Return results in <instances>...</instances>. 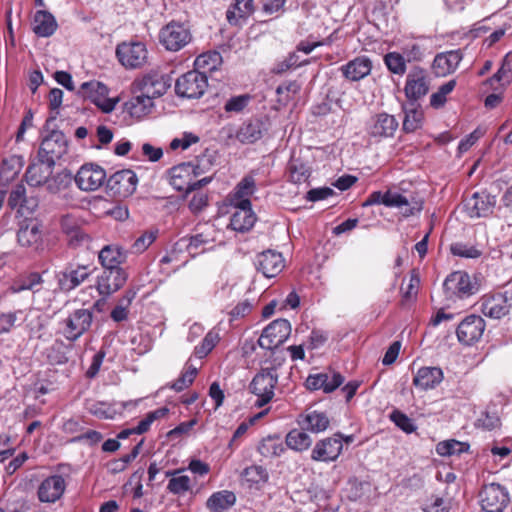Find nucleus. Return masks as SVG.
I'll return each mask as SVG.
<instances>
[{"mask_svg":"<svg viewBox=\"0 0 512 512\" xmlns=\"http://www.w3.org/2000/svg\"><path fill=\"white\" fill-rule=\"evenodd\" d=\"M443 291L448 301L455 302L475 294L477 287L472 283L466 272L455 271L446 277L443 283Z\"/></svg>","mask_w":512,"mask_h":512,"instance_id":"nucleus-3","label":"nucleus"},{"mask_svg":"<svg viewBox=\"0 0 512 512\" xmlns=\"http://www.w3.org/2000/svg\"><path fill=\"white\" fill-rule=\"evenodd\" d=\"M168 182L174 190L186 198L192 192V162H182L167 171Z\"/></svg>","mask_w":512,"mask_h":512,"instance_id":"nucleus-14","label":"nucleus"},{"mask_svg":"<svg viewBox=\"0 0 512 512\" xmlns=\"http://www.w3.org/2000/svg\"><path fill=\"white\" fill-rule=\"evenodd\" d=\"M73 345L66 344L62 340H56L47 350V360L52 365H63L69 361V353Z\"/></svg>","mask_w":512,"mask_h":512,"instance_id":"nucleus-38","label":"nucleus"},{"mask_svg":"<svg viewBox=\"0 0 512 512\" xmlns=\"http://www.w3.org/2000/svg\"><path fill=\"white\" fill-rule=\"evenodd\" d=\"M153 105V99L141 93L126 103V109L132 117L140 119L151 112Z\"/></svg>","mask_w":512,"mask_h":512,"instance_id":"nucleus-43","label":"nucleus"},{"mask_svg":"<svg viewBox=\"0 0 512 512\" xmlns=\"http://www.w3.org/2000/svg\"><path fill=\"white\" fill-rule=\"evenodd\" d=\"M212 180L211 176L204 177L200 180L194 181V210H201L208 203V194L202 190V188L210 183Z\"/></svg>","mask_w":512,"mask_h":512,"instance_id":"nucleus-53","label":"nucleus"},{"mask_svg":"<svg viewBox=\"0 0 512 512\" xmlns=\"http://www.w3.org/2000/svg\"><path fill=\"white\" fill-rule=\"evenodd\" d=\"M55 17L46 10L35 12L32 21V30L38 37H50L57 30Z\"/></svg>","mask_w":512,"mask_h":512,"instance_id":"nucleus-33","label":"nucleus"},{"mask_svg":"<svg viewBox=\"0 0 512 512\" xmlns=\"http://www.w3.org/2000/svg\"><path fill=\"white\" fill-rule=\"evenodd\" d=\"M405 114L403 119V130L406 133H412L420 129L423 125L424 114L417 103L409 102L402 106Z\"/></svg>","mask_w":512,"mask_h":512,"instance_id":"nucleus-34","label":"nucleus"},{"mask_svg":"<svg viewBox=\"0 0 512 512\" xmlns=\"http://www.w3.org/2000/svg\"><path fill=\"white\" fill-rule=\"evenodd\" d=\"M66 482L61 475H52L44 479L37 490V496L42 503H55L64 494Z\"/></svg>","mask_w":512,"mask_h":512,"instance_id":"nucleus-23","label":"nucleus"},{"mask_svg":"<svg viewBox=\"0 0 512 512\" xmlns=\"http://www.w3.org/2000/svg\"><path fill=\"white\" fill-rule=\"evenodd\" d=\"M242 477L250 485L260 484L268 480V472L260 465H252L244 469Z\"/></svg>","mask_w":512,"mask_h":512,"instance_id":"nucleus-51","label":"nucleus"},{"mask_svg":"<svg viewBox=\"0 0 512 512\" xmlns=\"http://www.w3.org/2000/svg\"><path fill=\"white\" fill-rule=\"evenodd\" d=\"M291 334V324L286 319H276L264 328L258 339L261 348L273 350L282 345Z\"/></svg>","mask_w":512,"mask_h":512,"instance_id":"nucleus-8","label":"nucleus"},{"mask_svg":"<svg viewBox=\"0 0 512 512\" xmlns=\"http://www.w3.org/2000/svg\"><path fill=\"white\" fill-rule=\"evenodd\" d=\"M103 439L102 433L96 430H87L75 437H73L71 443H87L90 446L96 445Z\"/></svg>","mask_w":512,"mask_h":512,"instance_id":"nucleus-59","label":"nucleus"},{"mask_svg":"<svg viewBox=\"0 0 512 512\" xmlns=\"http://www.w3.org/2000/svg\"><path fill=\"white\" fill-rule=\"evenodd\" d=\"M55 165L44 162L38 157V161L31 163L25 173V178L30 186L38 187L48 183Z\"/></svg>","mask_w":512,"mask_h":512,"instance_id":"nucleus-31","label":"nucleus"},{"mask_svg":"<svg viewBox=\"0 0 512 512\" xmlns=\"http://www.w3.org/2000/svg\"><path fill=\"white\" fill-rule=\"evenodd\" d=\"M92 271L88 266L69 264L58 274V284L62 291H71L80 286Z\"/></svg>","mask_w":512,"mask_h":512,"instance_id":"nucleus-22","label":"nucleus"},{"mask_svg":"<svg viewBox=\"0 0 512 512\" xmlns=\"http://www.w3.org/2000/svg\"><path fill=\"white\" fill-rule=\"evenodd\" d=\"M235 211L230 219V227L238 232L250 230L256 221V215L252 211L251 201L242 200L238 204L233 205Z\"/></svg>","mask_w":512,"mask_h":512,"instance_id":"nucleus-25","label":"nucleus"},{"mask_svg":"<svg viewBox=\"0 0 512 512\" xmlns=\"http://www.w3.org/2000/svg\"><path fill=\"white\" fill-rule=\"evenodd\" d=\"M106 180L105 169L95 163L83 164L74 175L75 184L81 191L85 192L98 190Z\"/></svg>","mask_w":512,"mask_h":512,"instance_id":"nucleus-7","label":"nucleus"},{"mask_svg":"<svg viewBox=\"0 0 512 512\" xmlns=\"http://www.w3.org/2000/svg\"><path fill=\"white\" fill-rule=\"evenodd\" d=\"M124 257L121 248L117 245L104 246L98 255L104 269H122L119 265Z\"/></svg>","mask_w":512,"mask_h":512,"instance_id":"nucleus-37","label":"nucleus"},{"mask_svg":"<svg viewBox=\"0 0 512 512\" xmlns=\"http://www.w3.org/2000/svg\"><path fill=\"white\" fill-rule=\"evenodd\" d=\"M278 382V373L275 367L261 369L250 383V391L258 398L255 405L263 407L274 396V389Z\"/></svg>","mask_w":512,"mask_h":512,"instance_id":"nucleus-2","label":"nucleus"},{"mask_svg":"<svg viewBox=\"0 0 512 512\" xmlns=\"http://www.w3.org/2000/svg\"><path fill=\"white\" fill-rule=\"evenodd\" d=\"M109 90L106 85L99 81H88L82 83L79 94L90 100L102 112L110 113L114 110L117 100L108 97Z\"/></svg>","mask_w":512,"mask_h":512,"instance_id":"nucleus-9","label":"nucleus"},{"mask_svg":"<svg viewBox=\"0 0 512 512\" xmlns=\"http://www.w3.org/2000/svg\"><path fill=\"white\" fill-rule=\"evenodd\" d=\"M284 451L285 446L279 436H268L258 446V452L266 458L278 457Z\"/></svg>","mask_w":512,"mask_h":512,"instance_id":"nucleus-48","label":"nucleus"},{"mask_svg":"<svg viewBox=\"0 0 512 512\" xmlns=\"http://www.w3.org/2000/svg\"><path fill=\"white\" fill-rule=\"evenodd\" d=\"M170 86L171 79L158 70L149 71L138 81L140 92L151 99L163 96Z\"/></svg>","mask_w":512,"mask_h":512,"instance_id":"nucleus-13","label":"nucleus"},{"mask_svg":"<svg viewBox=\"0 0 512 512\" xmlns=\"http://www.w3.org/2000/svg\"><path fill=\"white\" fill-rule=\"evenodd\" d=\"M128 279L124 269H104L98 276L96 289L98 293L106 298L120 290Z\"/></svg>","mask_w":512,"mask_h":512,"instance_id":"nucleus-15","label":"nucleus"},{"mask_svg":"<svg viewBox=\"0 0 512 512\" xmlns=\"http://www.w3.org/2000/svg\"><path fill=\"white\" fill-rule=\"evenodd\" d=\"M68 151V140L60 130H52L42 139L38 157L50 165H55Z\"/></svg>","mask_w":512,"mask_h":512,"instance_id":"nucleus-5","label":"nucleus"},{"mask_svg":"<svg viewBox=\"0 0 512 512\" xmlns=\"http://www.w3.org/2000/svg\"><path fill=\"white\" fill-rule=\"evenodd\" d=\"M372 69V62L366 56H358L340 67L343 77L349 81H360L368 76Z\"/></svg>","mask_w":512,"mask_h":512,"instance_id":"nucleus-29","label":"nucleus"},{"mask_svg":"<svg viewBox=\"0 0 512 512\" xmlns=\"http://www.w3.org/2000/svg\"><path fill=\"white\" fill-rule=\"evenodd\" d=\"M287 170L289 181H291L294 184L304 183L310 177L309 167L300 159L292 158L288 164Z\"/></svg>","mask_w":512,"mask_h":512,"instance_id":"nucleus-49","label":"nucleus"},{"mask_svg":"<svg viewBox=\"0 0 512 512\" xmlns=\"http://www.w3.org/2000/svg\"><path fill=\"white\" fill-rule=\"evenodd\" d=\"M343 450L342 433L337 432L331 437L317 441L311 451V459L316 462H334Z\"/></svg>","mask_w":512,"mask_h":512,"instance_id":"nucleus-11","label":"nucleus"},{"mask_svg":"<svg viewBox=\"0 0 512 512\" xmlns=\"http://www.w3.org/2000/svg\"><path fill=\"white\" fill-rule=\"evenodd\" d=\"M165 477H170L167 489L172 494L180 495L190 489L191 480L182 470L166 471Z\"/></svg>","mask_w":512,"mask_h":512,"instance_id":"nucleus-44","label":"nucleus"},{"mask_svg":"<svg viewBox=\"0 0 512 512\" xmlns=\"http://www.w3.org/2000/svg\"><path fill=\"white\" fill-rule=\"evenodd\" d=\"M456 86V80H449L441 85L437 92L433 93L430 97V105L434 108L442 107L447 99L446 96L450 94Z\"/></svg>","mask_w":512,"mask_h":512,"instance_id":"nucleus-52","label":"nucleus"},{"mask_svg":"<svg viewBox=\"0 0 512 512\" xmlns=\"http://www.w3.org/2000/svg\"><path fill=\"white\" fill-rule=\"evenodd\" d=\"M17 242L21 247L38 249L42 244L41 224L32 218L19 222Z\"/></svg>","mask_w":512,"mask_h":512,"instance_id":"nucleus-19","label":"nucleus"},{"mask_svg":"<svg viewBox=\"0 0 512 512\" xmlns=\"http://www.w3.org/2000/svg\"><path fill=\"white\" fill-rule=\"evenodd\" d=\"M192 83V71H188L181 75L175 82V92L177 96L183 98H191L192 94H189Z\"/></svg>","mask_w":512,"mask_h":512,"instance_id":"nucleus-57","label":"nucleus"},{"mask_svg":"<svg viewBox=\"0 0 512 512\" xmlns=\"http://www.w3.org/2000/svg\"><path fill=\"white\" fill-rule=\"evenodd\" d=\"M144 470L138 469L136 470L129 478L127 483L124 485V488L128 490L130 488L132 496L134 499H139L144 495L142 478H143Z\"/></svg>","mask_w":512,"mask_h":512,"instance_id":"nucleus-55","label":"nucleus"},{"mask_svg":"<svg viewBox=\"0 0 512 512\" xmlns=\"http://www.w3.org/2000/svg\"><path fill=\"white\" fill-rule=\"evenodd\" d=\"M391 421L403 430L406 433H412L416 430V426L414 425L412 419H410L406 414L399 410H394L390 414Z\"/></svg>","mask_w":512,"mask_h":512,"instance_id":"nucleus-56","label":"nucleus"},{"mask_svg":"<svg viewBox=\"0 0 512 512\" xmlns=\"http://www.w3.org/2000/svg\"><path fill=\"white\" fill-rule=\"evenodd\" d=\"M398 126V120L393 115L383 112L371 118L367 132L372 138H390L394 136Z\"/></svg>","mask_w":512,"mask_h":512,"instance_id":"nucleus-21","label":"nucleus"},{"mask_svg":"<svg viewBox=\"0 0 512 512\" xmlns=\"http://www.w3.org/2000/svg\"><path fill=\"white\" fill-rule=\"evenodd\" d=\"M463 59L460 49L439 53L433 61V70L437 76H446L453 73Z\"/></svg>","mask_w":512,"mask_h":512,"instance_id":"nucleus-28","label":"nucleus"},{"mask_svg":"<svg viewBox=\"0 0 512 512\" xmlns=\"http://www.w3.org/2000/svg\"><path fill=\"white\" fill-rule=\"evenodd\" d=\"M405 95L409 102L416 103L429 91V80L425 70L414 68L406 77Z\"/></svg>","mask_w":512,"mask_h":512,"instance_id":"nucleus-17","label":"nucleus"},{"mask_svg":"<svg viewBox=\"0 0 512 512\" xmlns=\"http://www.w3.org/2000/svg\"><path fill=\"white\" fill-rule=\"evenodd\" d=\"M496 197L486 191L475 192L465 201L464 207L470 218L486 217L493 212Z\"/></svg>","mask_w":512,"mask_h":512,"instance_id":"nucleus-18","label":"nucleus"},{"mask_svg":"<svg viewBox=\"0 0 512 512\" xmlns=\"http://www.w3.org/2000/svg\"><path fill=\"white\" fill-rule=\"evenodd\" d=\"M512 303L508 292L485 295L481 299V312L489 318L501 319L509 314Z\"/></svg>","mask_w":512,"mask_h":512,"instance_id":"nucleus-20","label":"nucleus"},{"mask_svg":"<svg viewBox=\"0 0 512 512\" xmlns=\"http://www.w3.org/2000/svg\"><path fill=\"white\" fill-rule=\"evenodd\" d=\"M254 263L256 269L267 278L275 277L285 266L282 254L274 250L259 253Z\"/></svg>","mask_w":512,"mask_h":512,"instance_id":"nucleus-24","label":"nucleus"},{"mask_svg":"<svg viewBox=\"0 0 512 512\" xmlns=\"http://www.w3.org/2000/svg\"><path fill=\"white\" fill-rule=\"evenodd\" d=\"M384 62L388 70L394 74L403 75L406 71V62L404 57L396 52L385 55Z\"/></svg>","mask_w":512,"mask_h":512,"instance_id":"nucleus-54","label":"nucleus"},{"mask_svg":"<svg viewBox=\"0 0 512 512\" xmlns=\"http://www.w3.org/2000/svg\"><path fill=\"white\" fill-rule=\"evenodd\" d=\"M256 191V182L252 175H246L235 186L234 190L229 195L231 205L238 204L242 200H249Z\"/></svg>","mask_w":512,"mask_h":512,"instance_id":"nucleus-39","label":"nucleus"},{"mask_svg":"<svg viewBox=\"0 0 512 512\" xmlns=\"http://www.w3.org/2000/svg\"><path fill=\"white\" fill-rule=\"evenodd\" d=\"M92 321V311L89 309H76L61 322L62 334L69 342H75L89 331Z\"/></svg>","mask_w":512,"mask_h":512,"instance_id":"nucleus-6","label":"nucleus"},{"mask_svg":"<svg viewBox=\"0 0 512 512\" xmlns=\"http://www.w3.org/2000/svg\"><path fill=\"white\" fill-rule=\"evenodd\" d=\"M254 11L253 0H235L226 11V19L230 25H240Z\"/></svg>","mask_w":512,"mask_h":512,"instance_id":"nucleus-35","label":"nucleus"},{"mask_svg":"<svg viewBox=\"0 0 512 512\" xmlns=\"http://www.w3.org/2000/svg\"><path fill=\"white\" fill-rule=\"evenodd\" d=\"M161 44L170 51H178L191 40L189 28L183 24L171 22L160 31Z\"/></svg>","mask_w":512,"mask_h":512,"instance_id":"nucleus-12","label":"nucleus"},{"mask_svg":"<svg viewBox=\"0 0 512 512\" xmlns=\"http://www.w3.org/2000/svg\"><path fill=\"white\" fill-rule=\"evenodd\" d=\"M26 197V188L23 184H17L11 190L8 197V206L16 210Z\"/></svg>","mask_w":512,"mask_h":512,"instance_id":"nucleus-62","label":"nucleus"},{"mask_svg":"<svg viewBox=\"0 0 512 512\" xmlns=\"http://www.w3.org/2000/svg\"><path fill=\"white\" fill-rule=\"evenodd\" d=\"M386 207L404 208L403 215L409 217L420 213L423 209V201L411 196L410 198L398 193L397 191H386Z\"/></svg>","mask_w":512,"mask_h":512,"instance_id":"nucleus-26","label":"nucleus"},{"mask_svg":"<svg viewBox=\"0 0 512 512\" xmlns=\"http://www.w3.org/2000/svg\"><path fill=\"white\" fill-rule=\"evenodd\" d=\"M73 181L74 175L69 170L63 169L54 176H50L47 190L53 194L65 192L72 186Z\"/></svg>","mask_w":512,"mask_h":512,"instance_id":"nucleus-45","label":"nucleus"},{"mask_svg":"<svg viewBox=\"0 0 512 512\" xmlns=\"http://www.w3.org/2000/svg\"><path fill=\"white\" fill-rule=\"evenodd\" d=\"M443 371L439 367H422L413 378V384L421 390L434 389L443 380Z\"/></svg>","mask_w":512,"mask_h":512,"instance_id":"nucleus-32","label":"nucleus"},{"mask_svg":"<svg viewBox=\"0 0 512 512\" xmlns=\"http://www.w3.org/2000/svg\"><path fill=\"white\" fill-rule=\"evenodd\" d=\"M222 63V56L217 51L203 53L194 60V73L215 71Z\"/></svg>","mask_w":512,"mask_h":512,"instance_id":"nucleus-40","label":"nucleus"},{"mask_svg":"<svg viewBox=\"0 0 512 512\" xmlns=\"http://www.w3.org/2000/svg\"><path fill=\"white\" fill-rule=\"evenodd\" d=\"M297 422L303 430L315 434L324 432L330 425L326 413L317 410L306 411L299 415Z\"/></svg>","mask_w":512,"mask_h":512,"instance_id":"nucleus-30","label":"nucleus"},{"mask_svg":"<svg viewBox=\"0 0 512 512\" xmlns=\"http://www.w3.org/2000/svg\"><path fill=\"white\" fill-rule=\"evenodd\" d=\"M191 384H192V365L186 363L183 373L180 375V377L177 380H175L172 383L171 388L177 392H181Z\"/></svg>","mask_w":512,"mask_h":512,"instance_id":"nucleus-61","label":"nucleus"},{"mask_svg":"<svg viewBox=\"0 0 512 512\" xmlns=\"http://www.w3.org/2000/svg\"><path fill=\"white\" fill-rule=\"evenodd\" d=\"M43 283V279L40 273L31 272L25 277L16 281L12 286L11 290L13 293H19L24 290H31L33 292L38 291L37 287Z\"/></svg>","mask_w":512,"mask_h":512,"instance_id":"nucleus-50","label":"nucleus"},{"mask_svg":"<svg viewBox=\"0 0 512 512\" xmlns=\"http://www.w3.org/2000/svg\"><path fill=\"white\" fill-rule=\"evenodd\" d=\"M420 284V279L418 274L413 271L410 275L409 283L407 287L403 290V302H409L416 298L418 293V288Z\"/></svg>","mask_w":512,"mask_h":512,"instance_id":"nucleus-60","label":"nucleus"},{"mask_svg":"<svg viewBox=\"0 0 512 512\" xmlns=\"http://www.w3.org/2000/svg\"><path fill=\"white\" fill-rule=\"evenodd\" d=\"M306 432L302 428L291 430L285 439L287 447L297 452L307 450L312 444V439Z\"/></svg>","mask_w":512,"mask_h":512,"instance_id":"nucleus-47","label":"nucleus"},{"mask_svg":"<svg viewBox=\"0 0 512 512\" xmlns=\"http://www.w3.org/2000/svg\"><path fill=\"white\" fill-rule=\"evenodd\" d=\"M250 99L248 94L234 96L225 103L224 110L228 113H239L248 105Z\"/></svg>","mask_w":512,"mask_h":512,"instance_id":"nucleus-58","label":"nucleus"},{"mask_svg":"<svg viewBox=\"0 0 512 512\" xmlns=\"http://www.w3.org/2000/svg\"><path fill=\"white\" fill-rule=\"evenodd\" d=\"M220 340V330L216 327L212 328L208 331L200 343L194 347V357L198 359L206 358L217 346Z\"/></svg>","mask_w":512,"mask_h":512,"instance_id":"nucleus-42","label":"nucleus"},{"mask_svg":"<svg viewBox=\"0 0 512 512\" xmlns=\"http://www.w3.org/2000/svg\"><path fill=\"white\" fill-rule=\"evenodd\" d=\"M343 382L344 377L338 372L318 373L306 379V387L311 391L322 389L325 393H331Z\"/></svg>","mask_w":512,"mask_h":512,"instance_id":"nucleus-27","label":"nucleus"},{"mask_svg":"<svg viewBox=\"0 0 512 512\" xmlns=\"http://www.w3.org/2000/svg\"><path fill=\"white\" fill-rule=\"evenodd\" d=\"M451 252L455 256L465 258H478L481 255V252L477 248L462 243L451 245Z\"/></svg>","mask_w":512,"mask_h":512,"instance_id":"nucleus-63","label":"nucleus"},{"mask_svg":"<svg viewBox=\"0 0 512 512\" xmlns=\"http://www.w3.org/2000/svg\"><path fill=\"white\" fill-rule=\"evenodd\" d=\"M478 499L481 509L485 512H504L510 504L508 489L499 483L483 485Z\"/></svg>","mask_w":512,"mask_h":512,"instance_id":"nucleus-1","label":"nucleus"},{"mask_svg":"<svg viewBox=\"0 0 512 512\" xmlns=\"http://www.w3.org/2000/svg\"><path fill=\"white\" fill-rule=\"evenodd\" d=\"M485 321L481 316L469 315L457 327V338L464 345L479 341L485 330Z\"/></svg>","mask_w":512,"mask_h":512,"instance_id":"nucleus-16","label":"nucleus"},{"mask_svg":"<svg viewBox=\"0 0 512 512\" xmlns=\"http://www.w3.org/2000/svg\"><path fill=\"white\" fill-rule=\"evenodd\" d=\"M236 502V496L232 491L222 490L213 493L207 500V507L212 512H224Z\"/></svg>","mask_w":512,"mask_h":512,"instance_id":"nucleus-41","label":"nucleus"},{"mask_svg":"<svg viewBox=\"0 0 512 512\" xmlns=\"http://www.w3.org/2000/svg\"><path fill=\"white\" fill-rule=\"evenodd\" d=\"M38 204L39 202L36 197H28L26 195V197L23 200V203L19 205L16 211L20 216H23L24 219H26L29 218V216L36 211Z\"/></svg>","mask_w":512,"mask_h":512,"instance_id":"nucleus-64","label":"nucleus"},{"mask_svg":"<svg viewBox=\"0 0 512 512\" xmlns=\"http://www.w3.org/2000/svg\"><path fill=\"white\" fill-rule=\"evenodd\" d=\"M166 409H157L149 412L144 419H142L137 426L133 428L123 429L117 434L118 440L128 439L132 435H142L146 433L151 424L158 418L164 416L166 414Z\"/></svg>","mask_w":512,"mask_h":512,"instance_id":"nucleus-36","label":"nucleus"},{"mask_svg":"<svg viewBox=\"0 0 512 512\" xmlns=\"http://www.w3.org/2000/svg\"><path fill=\"white\" fill-rule=\"evenodd\" d=\"M116 57L126 69H139L148 62V50L140 41L122 42L116 47Z\"/></svg>","mask_w":512,"mask_h":512,"instance_id":"nucleus-4","label":"nucleus"},{"mask_svg":"<svg viewBox=\"0 0 512 512\" xmlns=\"http://www.w3.org/2000/svg\"><path fill=\"white\" fill-rule=\"evenodd\" d=\"M262 123L258 120L244 123L236 133L241 143H254L262 137Z\"/></svg>","mask_w":512,"mask_h":512,"instance_id":"nucleus-46","label":"nucleus"},{"mask_svg":"<svg viewBox=\"0 0 512 512\" xmlns=\"http://www.w3.org/2000/svg\"><path fill=\"white\" fill-rule=\"evenodd\" d=\"M137 184V175L130 169L117 171L106 180L107 189L118 198L131 196L136 191Z\"/></svg>","mask_w":512,"mask_h":512,"instance_id":"nucleus-10","label":"nucleus"}]
</instances>
